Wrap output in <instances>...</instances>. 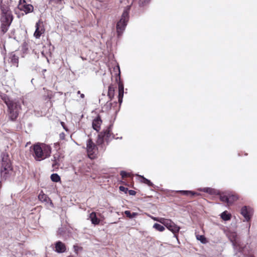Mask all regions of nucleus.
<instances>
[{
    "label": "nucleus",
    "instance_id": "13",
    "mask_svg": "<svg viewBox=\"0 0 257 257\" xmlns=\"http://www.w3.org/2000/svg\"><path fill=\"white\" fill-rule=\"evenodd\" d=\"M230 239L235 249H237L239 252L242 251L243 248L240 246L238 237L235 233H232L230 235Z\"/></svg>",
    "mask_w": 257,
    "mask_h": 257
},
{
    "label": "nucleus",
    "instance_id": "38",
    "mask_svg": "<svg viewBox=\"0 0 257 257\" xmlns=\"http://www.w3.org/2000/svg\"><path fill=\"white\" fill-rule=\"evenodd\" d=\"M57 163L56 162V161H55V163L53 164V167H54V166L56 165H57Z\"/></svg>",
    "mask_w": 257,
    "mask_h": 257
},
{
    "label": "nucleus",
    "instance_id": "15",
    "mask_svg": "<svg viewBox=\"0 0 257 257\" xmlns=\"http://www.w3.org/2000/svg\"><path fill=\"white\" fill-rule=\"evenodd\" d=\"M55 251L58 253H63L66 251L65 244L60 241H57L55 244Z\"/></svg>",
    "mask_w": 257,
    "mask_h": 257
},
{
    "label": "nucleus",
    "instance_id": "40",
    "mask_svg": "<svg viewBox=\"0 0 257 257\" xmlns=\"http://www.w3.org/2000/svg\"><path fill=\"white\" fill-rule=\"evenodd\" d=\"M248 257H254L253 255H250L248 256Z\"/></svg>",
    "mask_w": 257,
    "mask_h": 257
},
{
    "label": "nucleus",
    "instance_id": "29",
    "mask_svg": "<svg viewBox=\"0 0 257 257\" xmlns=\"http://www.w3.org/2000/svg\"><path fill=\"white\" fill-rule=\"evenodd\" d=\"M151 217L154 221H158V222L161 223V224L163 223V221L164 220V218H162V217H154V216H151Z\"/></svg>",
    "mask_w": 257,
    "mask_h": 257
},
{
    "label": "nucleus",
    "instance_id": "8",
    "mask_svg": "<svg viewBox=\"0 0 257 257\" xmlns=\"http://www.w3.org/2000/svg\"><path fill=\"white\" fill-rule=\"evenodd\" d=\"M97 151L96 146L91 139H89L87 142V152L89 158L92 159L95 158Z\"/></svg>",
    "mask_w": 257,
    "mask_h": 257
},
{
    "label": "nucleus",
    "instance_id": "3",
    "mask_svg": "<svg viewBox=\"0 0 257 257\" xmlns=\"http://www.w3.org/2000/svg\"><path fill=\"white\" fill-rule=\"evenodd\" d=\"M2 168L1 169V176L2 180H5L10 176V173L12 171L11 164L9 158V155L6 153H2Z\"/></svg>",
    "mask_w": 257,
    "mask_h": 257
},
{
    "label": "nucleus",
    "instance_id": "16",
    "mask_svg": "<svg viewBox=\"0 0 257 257\" xmlns=\"http://www.w3.org/2000/svg\"><path fill=\"white\" fill-rule=\"evenodd\" d=\"M101 123L102 120L100 116L98 115L93 120L92 127L93 129L96 130L97 132H98L100 128Z\"/></svg>",
    "mask_w": 257,
    "mask_h": 257
},
{
    "label": "nucleus",
    "instance_id": "21",
    "mask_svg": "<svg viewBox=\"0 0 257 257\" xmlns=\"http://www.w3.org/2000/svg\"><path fill=\"white\" fill-rule=\"evenodd\" d=\"M178 192L181 193L182 195L189 196H198L199 195L197 192L192 191H179Z\"/></svg>",
    "mask_w": 257,
    "mask_h": 257
},
{
    "label": "nucleus",
    "instance_id": "2",
    "mask_svg": "<svg viewBox=\"0 0 257 257\" xmlns=\"http://www.w3.org/2000/svg\"><path fill=\"white\" fill-rule=\"evenodd\" d=\"M1 28L2 32L5 34L9 30V28L13 20V16L11 11L8 7L5 5L2 6L1 7Z\"/></svg>",
    "mask_w": 257,
    "mask_h": 257
},
{
    "label": "nucleus",
    "instance_id": "26",
    "mask_svg": "<svg viewBox=\"0 0 257 257\" xmlns=\"http://www.w3.org/2000/svg\"><path fill=\"white\" fill-rule=\"evenodd\" d=\"M196 237L197 240L200 241L202 243L205 244L207 242L206 238L203 235L196 234Z\"/></svg>",
    "mask_w": 257,
    "mask_h": 257
},
{
    "label": "nucleus",
    "instance_id": "39",
    "mask_svg": "<svg viewBox=\"0 0 257 257\" xmlns=\"http://www.w3.org/2000/svg\"><path fill=\"white\" fill-rule=\"evenodd\" d=\"M77 94H81V93H80V91H77Z\"/></svg>",
    "mask_w": 257,
    "mask_h": 257
},
{
    "label": "nucleus",
    "instance_id": "7",
    "mask_svg": "<svg viewBox=\"0 0 257 257\" xmlns=\"http://www.w3.org/2000/svg\"><path fill=\"white\" fill-rule=\"evenodd\" d=\"M238 199V195L233 192L224 193L220 195V200L226 203L228 206L231 205Z\"/></svg>",
    "mask_w": 257,
    "mask_h": 257
},
{
    "label": "nucleus",
    "instance_id": "23",
    "mask_svg": "<svg viewBox=\"0 0 257 257\" xmlns=\"http://www.w3.org/2000/svg\"><path fill=\"white\" fill-rule=\"evenodd\" d=\"M10 59L11 63L18 67L19 65V57L15 54H12L10 57Z\"/></svg>",
    "mask_w": 257,
    "mask_h": 257
},
{
    "label": "nucleus",
    "instance_id": "41",
    "mask_svg": "<svg viewBox=\"0 0 257 257\" xmlns=\"http://www.w3.org/2000/svg\"><path fill=\"white\" fill-rule=\"evenodd\" d=\"M67 257H74V256L73 255H68Z\"/></svg>",
    "mask_w": 257,
    "mask_h": 257
},
{
    "label": "nucleus",
    "instance_id": "22",
    "mask_svg": "<svg viewBox=\"0 0 257 257\" xmlns=\"http://www.w3.org/2000/svg\"><path fill=\"white\" fill-rule=\"evenodd\" d=\"M38 198L42 202H48L51 201L50 199L48 197V196L45 194L43 192H41L39 194Z\"/></svg>",
    "mask_w": 257,
    "mask_h": 257
},
{
    "label": "nucleus",
    "instance_id": "42",
    "mask_svg": "<svg viewBox=\"0 0 257 257\" xmlns=\"http://www.w3.org/2000/svg\"><path fill=\"white\" fill-rule=\"evenodd\" d=\"M98 216H101V214H98Z\"/></svg>",
    "mask_w": 257,
    "mask_h": 257
},
{
    "label": "nucleus",
    "instance_id": "37",
    "mask_svg": "<svg viewBox=\"0 0 257 257\" xmlns=\"http://www.w3.org/2000/svg\"><path fill=\"white\" fill-rule=\"evenodd\" d=\"M80 97L81 98H84V94L82 93L80 94Z\"/></svg>",
    "mask_w": 257,
    "mask_h": 257
},
{
    "label": "nucleus",
    "instance_id": "20",
    "mask_svg": "<svg viewBox=\"0 0 257 257\" xmlns=\"http://www.w3.org/2000/svg\"><path fill=\"white\" fill-rule=\"evenodd\" d=\"M138 177H139V181L140 182H141L142 183H144L149 186H153L154 185H153V183L151 182L150 180L145 178L143 176L138 175Z\"/></svg>",
    "mask_w": 257,
    "mask_h": 257
},
{
    "label": "nucleus",
    "instance_id": "30",
    "mask_svg": "<svg viewBox=\"0 0 257 257\" xmlns=\"http://www.w3.org/2000/svg\"><path fill=\"white\" fill-rule=\"evenodd\" d=\"M73 248L75 252L77 254L79 250H81L82 248L78 246L77 245H74L73 246Z\"/></svg>",
    "mask_w": 257,
    "mask_h": 257
},
{
    "label": "nucleus",
    "instance_id": "4",
    "mask_svg": "<svg viewBox=\"0 0 257 257\" xmlns=\"http://www.w3.org/2000/svg\"><path fill=\"white\" fill-rule=\"evenodd\" d=\"M130 6H127L123 10L121 19L116 25V31L118 36H120L125 29L129 19Z\"/></svg>",
    "mask_w": 257,
    "mask_h": 257
},
{
    "label": "nucleus",
    "instance_id": "25",
    "mask_svg": "<svg viewBox=\"0 0 257 257\" xmlns=\"http://www.w3.org/2000/svg\"><path fill=\"white\" fill-rule=\"evenodd\" d=\"M124 213L126 215V217L129 218H133L138 215V213H136V212L131 213V211L129 210H126L124 211Z\"/></svg>",
    "mask_w": 257,
    "mask_h": 257
},
{
    "label": "nucleus",
    "instance_id": "19",
    "mask_svg": "<svg viewBox=\"0 0 257 257\" xmlns=\"http://www.w3.org/2000/svg\"><path fill=\"white\" fill-rule=\"evenodd\" d=\"M116 87V84H111L108 87L107 95L110 99H112L114 96L115 89Z\"/></svg>",
    "mask_w": 257,
    "mask_h": 257
},
{
    "label": "nucleus",
    "instance_id": "11",
    "mask_svg": "<svg viewBox=\"0 0 257 257\" xmlns=\"http://www.w3.org/2000/svg\"><path fill=\"white\" fill-rule=\"evenodd\" d=\"M253 213L252 209L249 207L244 206L241 209V214L246 221H249Z\"/></svg>",
    "mask_w": 257,
    "mask_h": 257
},
{
    "label": "nucleus",
    "instance_id": "34",
    "mask_svg": "<svg viewBox=\"0 0 257 257\" xmlns=\"http://www.w3.org/2000/svg\"><path fill=\"white\" fill-rule=\"evenodd\" d=\"M209 190H210V189L209 188H203V189H201L200 190L203 191V192H208Z\"/></svg>",
    "mask_w": 257,
    "mask_h": 257
},
{
    "label": "nucleus",
    "instance_id": "31",
    "mask_svg": "<svg viewBox=\"0 0 257 257\" xmlns=\"http://www.w3.org/2000/svg\"><path fill=\"white\" fill-rule=\"evenodd\" d=\"M119 189L120 191L124 192L125 193H126V191H128V189L127 188H125L122 186H119Z\"/></svg>",
    "mask_w": 257,
    "mask_h": 257
},
{
    "label": "nucleus",
    "instance_id": "1",
    "mask_svg": "<svg viewBox=\"0 0 257 257\" xmlns=\"http://www.w3.org/2000/svg\"><path fill=\"white\" fill-rule=\"evenodd\" d=\"M31 149L33 150V156L37 161H40L50 156L51 147L44 143H37L33 145Z\"/></svg>",
    "mask_w": 257,
    "mask_h": 257
},
{
    "label": "nucleus",
    "instance_id": "5",
    "mask_svg": "<svg viewBox=\"0 0 257 257\" xmlns=\"http://www.w3.org/2000/svg\"><path fill=\"white\" fill-rule=\"evenodd\" d=\"M5 103L8 106L9 112V117L11 120H15L18 117L21 106L19 102L6 101Z\"/></svg>",
    "mask_w": 257,
    "mask_h": 257
},
{
    "label": "nucleus",
    "instance_id": "14",
    "mask_svg": "<svg viewBox=\"0 0 257 257\" xmlns=\"http://www.w3.org/2000/svg\"><path fill=\"white\" fill-rule=\"evenodd\" d=\"M36 28L34 35L36 38H39L41 35L44 33L45 30L42 23L40 22L36 23Z\"/></svg>",
    "mask_w": 257,
    "mask_h": 257
},
{
    "label": "nucleus",
    "instance_id": "10",
    "mask_svg": "<svg viewBox=\"0 0 257 257\" xmlns=\"http://www.w3.org/2000/svg\"><path fill=\"white\" fill-rule=\"evenodd\" d=\"M120 175L122 177L121 183L126 186H131L132 184V176L129 173L121 171Z\"/></svg>",
    "mask_w": 257,
    "mask_h": 257
},
{
    "label": "nucleus",
    "instance_id": "17",
    "mask_svg": "<svg viewBox=\"0 0 257 257\" xmlns=\"http://www.w3.org/2000/svg\"><path fill=\"white\" fill-rule=\"evenodd\" d=\"M89 219L91 220L92 224L95 225H98L101 221V219L97 217L95 212H92L89 214Z\"/></svg>",
    "mask_w": 257,
    "mask_h": 257
},
{
    "label": "nucleus",
    "instance_id": "32",
    "mask_svg": "<svg viewBox=\"0 0 257 257\" xmlns=\"http://www.w3.org/2000/svg\"><path fill=\"white\" fill-rule=\"evenodd\" d=\"M128 194L130 195H135L136 194V192L133 190H128Z\"/></svg>",
    "mask_w": 257,
    "mask_h": 257
},
{
    "label": "nucleus",
    "instance_id": "24",
    "mask_svg": "<svg viewBox=\"0 0 257 257\" xmlns=\"http://www.w3.org/2000/svg\"><path fill=\"white\" fill-rule=\"evenodd\" d=\"M231 215L227 211H225L221 214V218L225 221L229 220L231 219Z\"/></svg>",
    "mask_w": 257,
    "mask_h": 257
},
{
    "label": "nucleus",
    "instance_id": "27",
    "mask_svg": "<svg viewBox=\"0 0 257 257\" xmlns=\"http://www.w3.org/2000/svg\"><path fill=\"white\" fill-rule=\"evenodd\" d=\"M51 179L54 182H58L61 181L60 177L57 174H52L51 175Z\"/></svg>",
    "mask_w": 257,
    "mask_h": 257
},
{
    "label": "nucleus",
    "instance_id": "35",
    "mask_svg": "<svg viewBox=\"0 0 257 257\" xmlns=\"http://www.w3.org/2000/svg\"><path fill=\"white\" fill-rule=\"evenodd\" d=\"M60 137L61 139H64L65 137V134L64 133H62L60 134Z\"/></svg>",
    "mask_w": 257,
    "mask_h": 257
},
{
    "label": "nucleus",
    "instance_id": "6",
    "mask_svg": "<svg viewBox=\"0 0 257 257\" xmlns=\"http://www.w3.org/2000/svg\"><path fill=\"white\" fill-rule=\"evenodd\" d=\"M162 224L174 234V236L178 239V233L180 227L176 225L172 220L164 218Z\"/></svg>",
    "mask_w": 257,
    "mask_h": 257
},
{
    "label": "nucleus",
    "instance_id": "18",
    "mask_svg": "<svg viewBox=\"0 0 257 257\" xmlns=\"http://www.w3.org/2000/svg\"><path fill=\"white\" fill-rule=\"evenodd\" d=\"M118 101L119 103H121L122 101V98L123 96V85L122 82L120 81L118 83Z\"/></svg>",
    "mask_w": 257,
    "mask_h": 257
},
{
    "label": "nucleus",
    "instance_id": "28",
    "mask_svg": "<svg viewBox=\"0 0 257 257\" xmlns=\"http://www.w3.org/2000/svg\"><path fill=\"white\" fill-rule=\"evenodd\" d=\"M153 228L160 232L164 231L165 229L163 226L158 223H155L153 225Z\"/></svg>",
    "mask_w": 257,
    "mask_h": 257
},
{
    "label": "nucleus",
    "instance_id": "33",
    "mask_svg": "<svg viewBox=\"0 0 257 257\" xmlns=\"http://www.w3.org/2000/svg\"><path fill=\"white\" fill-rule=\"evenodd\" d=\"M2 98L3 100H4L5 102V100L8 101H11L10 100H9V98L7 96H5L4 97L2 96Z\"/></svg>",
    "mask_w": 257,
    "mask_h": 257
},
{
    "label": "nucleus",
    "instance_id": "36",
    "mask_svg": "<svg viewBox=\"0 0 257 257\" xmlns=\"http://www.w3.org/2000/svg\"><path fill=\"white\" fill-rule=\"evenodd\" d=\"M61 124L63 126V127H64V128L66 130H67L64 126V123L63 122H61Z\"/></svg>",
    "mask_w": 257,
    "mask_h": 257
},
{
    "label": "nucleus",
    "instance_id": "9",
    "mask_svg": "<svg viewBox=\"0 0 257 257\" xmlns=\"http://www.w3.org/2000/svg\"><path fill=\"white\" fill-rule=\"evenodd\" d=\"M18 7L26 14L32 12L34 9L33 6L31 4H27L25 0H20Z\"/></svg>",
    "mask_w": 257,
    "mask_h": 257
},
{
    "label": "nucleus",
    "instance_id": "12",
    "mask_svg": "<svg viewBox=\"0 0 257 257\" xmlns=\"http://www.w3.org/2000/svg\"><path fill=\"white\" fill-rule=\"evenodd\" d=\"M110 136V131L106 130L103 133H101L98 135L97 140V145H101L103 144L104 140H107Z\"/></svg>",
    "mask_w": 257,
    "mask_h": 257
}]
</instances>
